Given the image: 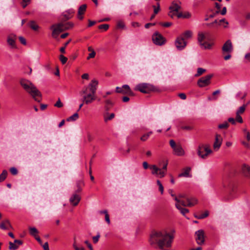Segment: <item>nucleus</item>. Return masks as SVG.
<instances>
[{"label": "nucleus", "instance_id": "nucleus-1", "mask_svg": "<svg viewBox=\"0 0 250 250\" xmlns=\"http://www.w3.org/2000/svg\"><path fill=\"white\" fill-rule=\"evenodd\" d=\"M174 232V230L171 233L165 230L152 231L149 239V244L152 246L157 245L161 250H167L171 247Z\"/></svg>", "mask_w": 250, "mask_h": 250}, {"label": "nucleus", "instance_id": "nucleus-2", "mask_svg": "<svg viewBox=\"0 0 250 250\" xmlns=\"http://www.w3.org/2000/svg\"><path fill=\"white\" fill-rule=\"evenodd\" d=\"M20 84L23 88L28 93L36 102L40 103L42 100V94L37 87L29 81L21 79Z\"/></svg>", "mask_w": 250, "mask_h": 250}, {"label": "nucleus", "instance_id": "nucleus-3", "mask_svg": "<svg viewBox=\"0 0 250 250\" xmlns=\"http://www.w3.org/2000/svg\"><path fill=\"white\" fill-rule=\"evenodd\" d=\"M73 25V23L71 22H67L66 23L61 22L52 25L50 27V29L52 30V37L55 39H57L60 33L65 30L72 28Z\"/></svg>", "mask_w": 250, "mask_h": 250}, {"label": "nucleus", "instance_id": "nucleus-4", "mask_svg": "<svg viewBox=\"0 0 250 250\" xmlns=\"http://www.w3.org/2000/svg\"><path fill=\"white\" fill-rule=\"evenodd\" d=\"M81 94H84L82 99L84 104H88L96 99L95 94L88 91V87H84L81 92Z\"/></svg>", "mask_w": 250, "mask_h": 250}, {"label": "nucleus", "instance_id": "nucleus-5", "mask_svg": "<svg viewBox=\"0 0 250 250\" xmlns=\"http://www.w3.org/2000/svg\"><path fill=\"white\" fill-rule=\"evenodd\" d=\"M212 152L208 145H199L197 148V154L199 157L205 159Z\"/></svg>", "mask_w": 250, "mask_h": 250}, {"label": "nucleus", "instance_id": "nucleus-6", "mask_svg": "<svg viewBox=\"0 0 250 250\" xmlns=\"http://www.w3.org/2000/svg\"><path fill=\"white\" fill-rule=\"evenodd\" d=\"M169 145L173 149L175 155L180 156L184 155L185 151L180 145H176L173 140L169 141Z\"/></svg>", "mask_w": 250, "mask_h": 250}, {"label": "nucleus", "instance_id": "nucleus-7", "mask_svg": "<svg viewBox=\"0 0 250 250\" xmlns=\"http://www.w3.org/2000/svg\"><path fill=\"white\" fill-rule=\"evenodd\" d=\"M212 76V74H209L205 77H201L198 80V85L200 87H204L209 85L210 83V79Z\"/></svg>", "mask_w": 250, "mask_h": 250}, {"label": "nucleus", "instance_id": "nucleus-8", "mask_svg": "<svg viewBox=\"0 0 250 250\" xmlns=\"http://www.w3.org/2000/svg\"><path fill=\"white\" fill-rule=\"evenodd\" d=\"M152 41L154 44L162 45L165 42V39L163 36L158 32H156L152 37Z\"/></svg>", "mask_w": 250, "mask_h": 250}, {"label": "nucleus", "instance_id": "nucleus-9", "mask_svg": "<svg viewBox=\"0 0 250 250\" xmlns=\"http://www.w3.org/2000/svg\"><path fill=\"white\" fill-rule=\"evenodd\" d=\"M233 50L231 41L230 40H227L223 44L222 50L223 54H230Z\"/></svg>", "mask_w": 250, "mask_h": 250}, {"label": "nucleus", "instance_id": "nucleus-10", "mask_svg": "<svg viewBox=\"0 0 250 250\" xmlns=\"http://www.w3.org/2000/svg\"><path fill=\"white\" fill-rule=\"evenodd\" d=\"M175 45L178 50H182L187 45V42L183 37H178L175 41Z\"/></svg>", "mask_w": 250, "mask_h": 250}, {"label": "nucleus", "instance_id": "nucleus-11", "mask_svg": "<svg viewBox=\"0 0 250 250\" xmlns=\"http://www.w3.org/2000/svg\"><path fill=\"white\" fill-rule=\"evenodd\" d=\"M195 239L198 245H201L205 242V233L202 229H199L195 232Z\"/></svg>", "mask_w": 250, "mask_h": 250}, {"label": "nucleus", "instance_id": "nucleus-12", "mask_svg": "<svg viewBox=\"0 0 250 250\" xmlns=\"http://www.w3.org/2000/svg\"><path fill=\"white\" fill-rule=\"evenodd\" d=\"M150 168L152 170L151 173L153 175H156L157 176L162 178L165 175L166 172L162 169L159 168L155 165H152L150 167Z\"/></svg>", "mask_w": 250, "mask_h": 250}, {"label": "nucleus", "instance_id": "nucleus-13", "mask_svg": "<svg viewBox=\"0 0 250 250\" xmlns=\"http://www.w3.org/2000/svg\"><path fill=\"white\" fill-rule=\"evenodd\" d=\"M135 90L143 93H147L150 90L149 85L146 83H140L136 86Z\"/></svg>", "mask_w": 250, "mask_h": 250}, {"label": "nucleus", "instance_id": "nucleus-14", "mask_svg": "<svg viewBox=\"0 0 250 250\" xmlns=\"http://www.w3.org/2000/svg\"><path fill=\"white\" fill-rule=\"evenodd\" d=\"M84 243L87 245V247L89 248L90 250H93L91 244L88 242V241L86 240L84 241ZM73 247L75 249V250H85L84 248L83 247L79 246L76 243V238H74V243L73 244Z\"/></svg>", "mask_w": 250, "mask_h": 250}, {"label": "nucleus", "instance_id": "nucleus-15", "mask_svg": "<svg viewBox=\"0 0 250 250\" xmlns=\"http://www.w3.org/2000/svg\"><path fill=\"white\" fill-rule=\"evenodd\" d=\"M241 169L243 174L246 177L250 179V166L248 164H243Z\"/></svg>", "mask_w": 250, "mask_h": 250}, {"label": "nucleus", "instance_id": "nucleus-16", "mask_svg": "<svg viewBox=\"0 0 250 250\" xmlns=\"http://www.w3.org/2000/svg\"><path fill=\"white\" fill-rule=\"evenodd\" d=\"M9 249L10 250H16L19 246L22 244V241L20 240H15L14 243L10 242L9 243Z\"/></svg>", "mask_w": 250, "mask_h": 250}, {"label": "nucleus", "instance_id": "nucleus-17", "mask_svg": "<svg viewBox=\"0 0 250 250\" xmlns=\"http://www.w3.org/2000/svg\"><path fill=\"white\" fill-rule=\"evenodd\" d=\"M222 142V138L220 135L216 134L215 136V142L213 144V147L215 150H218Z\"/></svg>", "mask_w": 250, "mask_h": 250}, {"label": "nucleus", "instance_id": "nucleus-18", "mask_svg": "<svg viewBox=\"0 0 250 250\" xmlns=\"http://www.w3.org/2000/svg\"><path fill=\"white\" fill-rule=\"evenodd\" d=\"M81 200V197L78 194L74 193L69 199V201L73 206H77Z\"/></svg>", "mask_w": 250, "mask_h": 250}, {"label": "nucleus", "instance_id": "nucleus-19", "mask_svg": "<svg viewBox=\"0 0 250 250\" xmlns=\"http://www.w3.org/2000/svg\"><path fill=\"white\" fill-rule=\"evenodd\" d=\"M98 84V81L93 80L91 81V83L89 84L88 86L86 87H88V91L89 92H91L92 93H96Z\"/></svg>", "mask_w": 250, "mask_h": 250}, {"label": "nucleus", "instance_id": "nucleus-20", "mask_svg": "<svg viewBox=\"0 0 250 250\" xmlns=\"http://www.w3.org/2000/svg\"><path fill=\"white\" fill-rule=\"evenodd\" d=\"M87 7V5L85 4H82L81 5L78 11V18L81 20L83 19V15L84 14L85 11H86V9Z\"/></svg>", "mask_w": 250, "mask_h": 250}, {"label": "nucleus", "instance_id": "nucleus-21", "mask_svg": "<svg viewBox=\"0 0 250 250\" xmlns=\"http://www.w3.org/2000/svg\"><path fill=\"white\" fill-rule=\"evenodd\" d=\"M12 228V227L8 220H5L2 221L0 224V229L3 230H9Z\"/></svg>", "mask_w": 250, "mask_h": 250}, {"label": "nucleus", "instance_id": "nucleus-22", "mask_svg": "<svg viewBox=\"0 0 250 250\" xmlns=\"http://www.w3.org/2000/svg\"><path fill=\"white\" fill-rule=\"evenodd\" d=\"M15 40H16L15 36L11 35V36H8L7 38V43L12 48L16 47Z\"/></svg>", "mask_w": 250, "mask_h": 250}, {"label": "nucleus", "instance_id": "nucleus-23", "mask_svg": "<svg viewBox=\"0 0 250 250\" xmlns=\"http://www.w3.org/2000/svg\"><path fill=\"white\" fill-rule=\"evenodd\" d=\"M184 171L179 174V177H191V175L190 174V171L191 168L190 167H187L184 169Z\"/></svg>", "mask_w": 250, "mask_h": 250}, {"label": "nucleus", "instance_id": "nucleus-24", "mask_svg": "<svg viewBox=\"0 0 250 250\" xmlns=\"http://www.w3.org/2000/svg\"><path fill=\"white\" fill-rule=\"evenodd\" d=\"M186 199L187 201V206L192 207L197 203V200L195 198H186Z\"/></svg>", "mask_w": 250, "mask_h": 250}, {"label": "nucleus", "instance_id": "nucleus-25", "mask_svg": "<svg viewBox=\"0 0 250 250\" xmlns=\"http://www.w3.org/2000/svg\"><path fill=\"white\" fill-rule=\"evenodd\" d=\"M181 6L175 1L172 2L171 5L169 7V10L172 11H175L178 12L180 9Z\"/></svg>", "mask_w": 250, "mask_h": 250}, {"label": "nucleus", "instance_id": "nucleus-26", "mask_svg": "<svg viewBox=\"0 0 250 250\" xmlns=\"http://www.w3.org/2000/svg\"><path fill=\"white\" fill-rule=\"evenodd\" d=\"M175 207L178 210H180L181 213L184 216H185V215L189 212L188 209L183 208L178 204H176Z\"/></svg>", "mask_w": 250, "mask_h": 250}, {"label": "nucleus", "instance_id": "nucleus-27", "mask_svg": "<svg viewBox=\"0 0 250 250\" xmlns=\"http://www.w3.org/2000/svg\"><path fill=\"white\" fill-rule=\"evenodd\" d=\"M115 117L114 113H112L109 114L108 112L105 113L104 114V121L105 122H107L108 121L111 120Z\"/></svg>", "mask_w": 250, "mask_h": 250}, {"label": "nucleus", "instance_id": "nucleus-28", "mask_svg": "<svg viewBox=\"0 0 250 250\" xmlns=\"http://www.w3.org/2000/svg\"><path fill=\"white\" fill-rule=\"evenodd\" d=\"M28 26L33 30L37 31L39 28L38 25L34 21H31L28 23Z\"/></svg>", "mask_w": 250, "mask_h": 250}, {"label": "nucleus", "instance_id": "nucleus-29", "mask_svg": "<svg viewBox=\"0 0 250 250\" xmlns=\"http://www.w3.org/2000/svg\"><path fill=\"white\" fill-rule=\"evenodd\" d=\"M249 103H248L247 104H244L242 106H240L237 110L236 112V114H239L240 115L241 114H243L246 109V107L247 106L248 104Z\"/></svg>", "mask_w": 250, "mask_h": 250}, {"label": "nucleus", "instance_id": "nucleus-30", "mask_svg": "<svg viewBox=\"0 0 250 250\" xmlns=\"http://www.w3.org/2000/svg\"><path fill=\"white\" fill-rule=\"evenodd\" d=\"M192 32L190 30H187L186 32H185L181 37H183L184 39L185 40L191 38L192 37Z\"/></svg>", "mask_w": 250, "mask_h": 250}, {"label": "nucleus", "instance_id": "nucleus-31", "mask_svg": "<svg viewBox=\"0 0 250 250\" xmlns=\"http://www.w3.org/2000/svg\"><path fill=\"white\" fill-rule=\"evenodd\" d=\"M206 39V35L203 33H199L198 35V41L200 44L203 43V41Z\"/></svg>", "mask_w": 250, "mask_h": 250}, {"label": "nucleus", "instance_id": "nucleus-32", "mask_svg": "<svg viewBox=\"0 0 250 250\" xmlns=\"http://www.w3.org/2000/svg\"><path fill=\"white\" fill-rule=\"evenodd\" d=\"M29 229L30 234L34 237H36V235L39 233L38 230L35 227H30Z\"/></svg>", "mask_w": 250, "mask_h": 250}, {"label": "nucleus", "instance_id": "nucleus-33", "mask_svg": "<svg viewBox=\"0 0 250 250\" xmlns=\"http://www.w3.org/2000/svg\"><path fill=\"white\" fill-rule=\"evenodd\" d=\"M78 118H79L78 114L77 113H75L73 115L68 117L66 119V121L68 122L74 121H76V120H77L78 119Z\"/></svg>", "mask_w": 250, "mask_h": 250}, {"label": "nucleus", "instance_id": "nucleus-34", "mask_svg": "<svg viewBox=\"0 0 250 250\" xmlns=\"http://www.w3.org/2000/svg\"><path fill=\"white\" fill-rule=\"evenodd\" d=\"M202 48L205 49H209L212 46V44L208 43L207 42H204L200 44Z\"/></svg>", "mask_w": 250, "mask_h": 250}, {"label": "nucleus", "instance_id": "nucleus-35", "mask_svg": "<svg viewBox=\"0 0 250 250\" xmlns=\"http://www.w3.org/2000/svg\"><path fill=\"white\" fill-rule=\"evenodd\" d=\"M7 171L6 170H3L1 174H0V182H3L7 177Z\"/></svg>", "mask_w": 250, "mask_h": 250}, {"label": "nucleus", "instance_id": "nucleus-36", "mask_svg": "<svg viewBox=\"0 0 250 250\" xmlns=\"http://www.w3.org/2000/svg\"><path fill=\"white\" fill-rule=\"evenodd\" d=\"M174 200L176 201V204L180 203L184 207L187 206V201L185 202L183 200H180L177 197H175Z\"/></svg>", "mask_w": 250, "mask_h": 250}, {"label": "nucleus", "instance_id": "nucleus-37", "mask_svg": "<svg viewBox=\"0 0 250 250\" xmlns=\"http://www.w3.org/2000/svg\"><path fill=\"white\" fill-rule=\"evenodd\" d=\"M83 185V182L82 181H79L77 182V189L76 190V192H80L82 191V188L81 186Z\"/></svg>", "mask_w": 250, "mask_h": 250}, {"label": "nucleus", "instance_id": "nucleus-38", "mask_svg": "<svg viewBox=\"0 0 250 250\" xmlns=\"http://www.w3.org/2000/svg\"><path fill=\"white\" fill-rule=\"evenodd\" d=\"M157 184L159 186V190L161 192V194H163L164 193V187L161 183L160 181L158 180H157Z\"/></svg>", "mask_w": 250, "mask_h": 250}, {"label": "nucleus", "instance_id": "nucleus-39", "mask_svg": "<svg viewBox=\"0 0 250 250\" xmlns=\"http://www.w3.org/2000/svg\"><path fill=\"white\" fill-rule=\"evenodd\" d=\"M206 71V69L202 68H198L197 69V72L195 75V77H198L202 75L203 73H204Z\"/></svg>", "mask_w": 250, "mask_h": 250}, {"label": "nucleus", "instance_id": "nucleus-40", "mask_svg": "<svg viewBox=\"0 0 250 250\" xmlns=\"http://www.w3.org/2000/svg\"><path fill=\"white\" fill-rule=\"evenodd\" d=\"M71 41V40H68L67 42H66L64 43V46L63 47H62L60 48V51L61 53H65V48H66V46L70 43Z\"/></svg>", "mask_w": 250, "mask_h": 250}, {"label": "nucleus", "instance_id": "nucleus-41", "mask_svg": "<svg viewBox=\"0 0 250 250\" xmlns=\"http://www.w3.org/2000/svg\"><path fill=\"white\" fill-rule=\"evenodd\" d=\"M229 124L227 122H225L223 124L219 125L218 128L220 129H226L229 127Z\"/></svg>", "mask_w": 250, "mask_h": 250}, {"label": "nucleus", "instance_id": "nucleus-42", "mask_svg": "<svg viewBox=\"0 0 250 250\" xmlns=\"http://www.w3.org/2000/svg\"><path fill=\"white\" fill-rule=\"evenodd\" d=\"M208 211H206L204 213L199 215V216H195V217L199 219H202L203 218H205L208 216Z\"/></svg>", "mask_w": 250, "mask_h": 250}, {"label": "nucleus", "instance_id": "nucleus-43", "mask_svg": "<svg viewBox=\"0 0 250 250\" xmlns=\"http://www.w3.org/2000/svg\"><path fill=\"white\" fill-rule=\"evenodd\" d=\"M60 60L61 62H62V63L63 64H64L67 61V58L66 57H65L64 56H63V55H61L60 56Z\"/></svg>", "mask_w": 250, "mask_h": 250}, {"label": "nucleus", "instance_id": "nucleus-44", "mask_svg": "<svg viewBox=\"0 0 250 250\" xmlns=\"http://www.w3.org/2000/svg\"><path fill=\"white\" fill-rule=\"evenodd\" d=\"M157 6L156 7L155 5H153V8L154 9V14H157L159 11H160V4L159 3H157Z\"/></svg>", "mask_w": 250, "mask_h": 250}, {"label": "nucleus", "instance_id": "nucleus-45", "mask_svg": "<svg viewBox=\"0 0 250 250\" xmlns=\"http://www.w3.org/2000/svg\"><path fill=\"white\" fill-rule=\"evenodd\" d=\"M74 13V12L73 10H70L68 14H65L64 15V17L66 20H69L71 18L72 16L71 14H72Z\"/></svg>", "mask_w": 250, "mask_h": 250}, {"label": "nucleus", "instance_id": "nucleus-46", "mask_svg": "<svg viewBox=\"0 0 250 250\" xmlns=\"http://www.w3.org/2000/svg\"><path fill=\"white\" fill-rule=\"evenodd\" d=\"M109 28V25L107 24H101L99 26L100 29H104L105 31L107 30Z\"/></svg>", "mask_w": 250, "mask_h": 250}, {"label": "nucleus", "instance_id": "nucleus-47", "mask_svg": "<svg viewBox=\"0 0 250 250\" xmlns=\"http://www.w3.org/2000/svg\"><path fill=\"white\" fill-rule=\"evenodd\" d=\"M54 106L57 107H62L63 106V104L61 101V100L60 98L58 99V100L56 102V103L54 104Z\"/></svg>", "mask_w": 250, "mask_h": 250}, {"label": "nucleus", "instance_id": "nucleus-48", "mask_svg": "<svg viewBox=\"0 0 250 250\" xmlns=\"http://www.w3.org/2000/svg\"><path fill=\"white\" fill-rule=\"evenodd\" d=\"M30 2V0H22L21 5L23 8H25Z\"/></svg>", "mask_w": 250, "mask_h": 250}, {"label": "nucleus", "instance_id": "nucleus-49", "mask_svg": "<svg viewBox=\"0 0 250 250\" xmlns=\"http://www.w3.org/2000/svg\"><path fill=\"white\" fill-rule=\"evenodd\" d=\"M172 22H164V23L160 22V25H161L165 27H169L172 25Z\"/></svg>", "mask_w": 250, "mask_h": 250}, {"label": "nucleus", "instance_id": "nucleus-50", "mask_svg": "<svg viewBox=\"0 0 250 250\" xmlns=\"http://www.w3.org/2000/svg\"><path fill=\"white\" fill-rule=\"evenodd\" d=\"M236 119H235L236 121H237L240 123H242L243 119H242V118L241 117V116H240V115H239V114H236Z\"/></svg>", "mask_w": 250, "mask_h": 250}, {"label": "nucleus", "instance_id": "nucleus-51", "mask_svg": "<svg viewBox=\"0 0 250 250\" xmlns=\"http://www.w3.org/2000/svg\"><path fill=\"white\" fill-rule=\"evenodd\" d=\"M116 91L117 93H123V94H125V91L123 89L122 87H116Z\"/></svg>", "mask_w": 250, "mask_h": 250}, {"label": "nucleus", "instance_id": "nucleus-52", "mask_svg": "<svg viewBox=\"0 0 250 250\" xmlns=\"http://www.w3.org/2000/svg\"><path fill=\"white\" fill-rule=\"evenodd\" d=\"M11 173L13 175H16L18 173V170L16 168L12 167L10 169Z\"/></svg>", "mask_w": 250, "mask_h": 250}, {"label": "nucleus", "instance_id": "nucleus-53", "mask_svg": "<svg viewBox=\"0 0 250 250\" xmlns=\"http://www.w3.org/2000/svg\"><path fill=\"white\" fill-rule=\"evenodd\" d=\"M100 237V235L99 233H98V234L96 236L93 237V241L94 243H96L99 241V239Z\"/></svg>", "mask_w": 250, "mask_h": 250}, {"label": "nucleus", "instance_id": "nucleus-54", "mask_svg": "<svg viewBox=\"0 0 250 250\" xmlns=\"http://www.w3.org/2000/svg\"><path fill=\"white\" fill-rule=\"evenodd\" d=\"M176 13H177V12H175V11H172L171 10H170L169 12L168 13V16L171 18H174V17L176 16Z\"/></svg>", "mask_w": 250, "mask_h": 250}, {"label": "nucleus", "instance_id": "nucleus-55", "mask_svg": "<svg viewBox=\"0 0 250 250\" xmlns=\"http://www.w3.org/2000/svg\"><path fill=\"white\" fill-rule=\"evenodd\" d=\"M96 55V53L94 50H92V51L89 54L87 59L89 60L91 58H94Z\"/></svg>", "mask_w": 250, "mask_h": 250}, {"label": "nucleus", "instance_id": "nucleus-56", "mask_svg": "<svg viewBox=\"0 0 250 250\" xmlns=\"http://www.w3.org/2000/svg\"><path fill=\"white\" fill-rule=\"evenodd\" d=\"M19 39L21 43H22L23 45L26 44V40L23 37L20 36L19 37Z\"/></svg>", "mask_w": 250, "mask_h": 250}, {"label": "nucleus", "instance_id": "nucleus-57", "mask_svg": "<svg viewBox=\"0 0 250 250\" xmlns=\"http://www.w3.org/2000/svg\"><path fill=\"white\" fill-rule=\"evenodd\" d=\"M148 134H144L140 138L142 141H146L148 138Z\"/></svg>", "mask_w": 250, "mask_h": 250}, {"label": "nucleus", "instance_id": "nucleus-58", "mask_svg": "<svg viewBox=\"0 0 250 250\" xmlns=\"http://www.w3.org/2000/svg\"><path fill=\"white\" fill-rule=\"evenodd\" d=\"M125 94H127L129 96H134V93L131 90V89H129L128 91H125Z\"/></svg>", "mask_w": 250, "mask_h": 250}, {"label": "nucleus", "instance_id": "nucleus-59", "mask_svg": "<svg viewBox=\"0 0 250 250\" xmlns=\"http://www.w3.org/2000/svg\"><path fill=\"white\" fill-rule=\"evenodd\" d=\"M191 17V14L189 12L185 13L183 14V18H189Z\"/></svg>", "mask_w": 250, "mask_h": 250}, {"label": "nucleus", "instance_id": "nucleus-60", "mask_svg": "<svg viewBox=\"0 0 250 250\" xmlns=\"http://www.w3.org/2000/svg\"><path fill=\"white\" fill-rule=\"evenodd\" d=\"M105 105L112 106L113 105V103H112V101L109 99L105 100Z\"/></svg>", "mask_w": 250, "mask_h": 250}, {"label": "nucleus", "instance_id": "nucleus-61", "mask_svg": "<svg viewBox=\"0 0 250 250\" xmlns=\"http://www.w3.org/2000/svg\"><path fill=\"white\" fill-rule=\"evenodd\" d=\"M228 121L231 123L232 125H235L236 123V120L233 118H229Z\"/></svg>", "mask_w": 250, "mask_h": 250}, {"label": "nucleus", "instance_id": "nucleus-62", "mask_svg": "<svg viewBox=\"0 0 250 250\" xmlns=\"http://www.w3.org/2000/svg\"><path fill=\"white\" fill-rule=\"evenodd\" d=\"M179 97L182 100H185L186 99V95L185 93H180L179 94Z\"/></svg>", "mask_w": 250, "mask_h": 250}, {"label": "nucleus", "instance_id": "nucleus-63", "mask_svg": "<svg viewBox=\"0 0 250 250\" xmlns=\"http://www.w3.org/2000/svg\"><path fill=\"white\" fill-rule=\"evenodd\" d=\"M43 248L44 250H49V246L47 242L45 243L43 245Z\"/></svg>", "mask_w": 250, "mask_h": 250}, {"label": "nucleus", "instance_id": "nucleus-64", "mask_svg": "<svg viewBox=\"0 0 250 250\" xmlns=\"http://www.w3.org/2000/svg\"><path fill=\"white\" fill-rule=\"evenodd\" d=\"M227 13V8L226 7H224L222 10V11L220 12V13L222 15H225Z\"/></svg>", "mask_w": 250, "mask_h": 250}]
</instances>
